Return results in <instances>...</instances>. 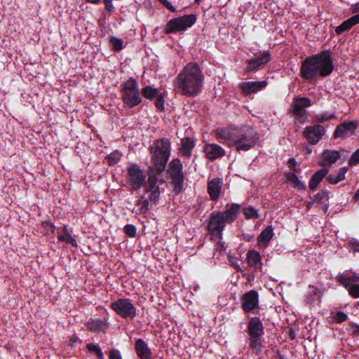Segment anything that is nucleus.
Instances as JSON below:
<instances>
[{"label":"nucleus","instance_id":"obj_1","mask_svg":"<svg viewBox=\"0 0 359 359\" xmlns=\"http://www.w3.org/2000/svg\"><path fill=\"white\" fill-rule=\"evenodd\" d=\"M204 79L200 67L194 62L188 63L174 79V90L182 95L194 97L201 91Z\"/></svg>","mask_w":359,"mask_h":359},{"label":"nucleus","instance_id":"obj_2","mask_svg":"<svg viewBox=\"0 0 359 359\" xmlns=\"http://www.w3.org/2000/svg\"><path fill=\"white\" fill-rule=\"evenodd\" d=\"M215 134L219 142L229 147H235L238 151L250 149L258 141L257 133L249 126L236 128H218Z\"/></svg>","mask_w":359,"mask_h":359},{"label":"nucleus","instance_id":"obj_3","mask_svg":"<svg viewBox=\"0 0 359 359\" xmlns=\"http://www.w3.org/2000/svg\"><path fill=\"white\" fill-rule=\"evenodd\" d=\"M334 69L330 53L322 51L319 54L306 58L300 69L301 76L307 80L330 75Z\"/></svg>","mask_w":359,"mask_h":359},{"label":"nucleus","instance_id":"obj_4","mask_svg":"<svg viewBox=\"0 0 359 359\" xmlns=\"http://www.w3.org/2000/svg\"><path fill=\"white\" fill-rule=\"evenodd\" d=\"M151 160L156 169L163 171L170 156V141L167 138L156 140L150 147Z\"/></svg>","mask_w":359,"mask_h":359},{"label":"nucleus","instance_id":"obj_5","mask_svg":"<svg viewBox=\"0 0 359 359\" xmlns=\"http://www.w3.org/2000/svg\"><path fill=\"white\" fill-rule=\"evenodd\" d=\"M121 93L123 103L128 107H134L142 102L138 83L133 77L123 83Z\"/></svg>","mask_w":359,"mask_h":359},{"label":"nucleus","instance_id":"obj_6","mask_svg":"<svg viewBox=\"0 0 359 359\" xmlns=\"http://www.w3.org/2000/svg\"><path fill=\"white\" fill-rule=\"evenodd\" d=\"M196 21V15L194 14L185 15L182 17L170 20L165 27V33H175L185 31L191 27Z\"/></svg>","mask_w":359,"mask_h":359},{"label":"nucleus","instance_id":"obj_7","mask_svg":"<svg viewBox=\"0 0 359 359\" xmlns=\"http://www.w3.org/2000/svg\"><path fill=\"white\" fill-rule=\"evenodd\" d=\"M146 177L145 172L138 165L131 164L128 168L126 183L130 189L137 190L145 184Z\"/></svg>","mask_w":359,"mask_h":359},{"label":"nucleus","instance_id":"obj_8","mask_svg":"<svg viewBox=\"0 0 359 359\" xmlns=\"http://www.w3.org/2000/svg\"><path fill=\"white\" fill-rule=\"evenodd\" d=\"M111 308L123 318H134L137 314L136 308L129 299H118L111 304Z\"/></svg>","mask_w":359,"mask_h":359},{"label":"nucleus","instance_id":"obj_9","mask_svg":"<svg viewBox=\"0 0 359 359\" xmlns=\"http://www.w3.org/2000/svg\"><path fill=\"white\" fill-rule=\"evenodd\" d=\"M224 215L222 212L215 211L210 215V221L208 226V232L215 240L222 238V231L225 226Z\"/></svg>","mask_w":359,"mask_h":359},{"label":"nucleus","instance_id":"obj_10","mask_svg":"<svg viewBox=\"0 0 359 359\" xmlns=\"http://www.w3.org/2000/svg\"><path fill=\"white\" fill-rule=\"evenodd\" d=\"M169 172L175 184V191L180 193L182 189L184 175L182 164L178 158L172 159L169 164Z\"/></svg>","mask_w":359,"mask_h":359},{"label":"nucleus","instance_id":"obj_11","mask_svg":"<svg viewBox=\"0 0 359 359\" xmlns=\"http://www.w3.org/2000/svg\"><path fill=\"white\" fill-rule=\"evenodd\" d=\"M337 280L348 290L353 298H359V276L357 275L347 276L339 274Z\"/></svg>","mask_w":359,"mask_h":359},{"label":"nucleus","instance_id":"obj_12","mask_svg":"<svg viewBox=\"0 0 359 359\" xmlns=\"http://www.w3.org/2000/svg\"><path fill=\"white\" fill-rule=\"evenodd\" d=\"M311 105V101L310 99L306 97H295L293 98L291 107L292 108V113L299 117V121L302 123L305 122L307 118L305 108L309 107Z\"/></svg>","mask_w":359,"mask_h":359},{"label":"nucleus","instance_id":"obj_13","mask_svg":"<svg viewBox=\"0 0 359 359\" xmlns=\"http://www.w3.org/2000/svg\"><path fill=\"white\" fill-rule=\"evenodd\" d=\"M325 132L322 125L306 126L303 132L304 137L312 144H317L323 137Z\"/></svg>","mask_w":359,"mask_h":359},{"label":"nucleus","instance_id":"obj_14","mask_svg":"<svg viewBox=\"0 0 359 359\" xmlns=\"http://www.w3.org/2000/svg\"><path fill=\"white\" fill-rule=\"evenodd\" d=\"M241 306L245 312L248 313L254 310L259 304L258 292L252 290L243 294L241 299Z\"/></svg>","mask_w":359,"mask_h":359},{"label":"nucleus","instance_id":"obj_15","mask_svg":"<svg viewBox=\"0 0 359 359\" xmlns=\"http://www.w3.org/2000/svg\"><path fill=\"white\" fill-rule=\"evenodd\" d=\"M358 124L355 121L345 122L339 124L335 129V138L345 139L355 134Z\"/></svg>","mask_w":359,"mask_h":359},{"label":"nucleus","instance_id":"obj_16","mask_svg":"<svg viewBox=\"0 0 359 359\" xmlns=\"http://www.w3.org/2000/svg\"><path fill=\"white\" fill-rule=\"evenodd\" d=\"M271 60V55L266 51L260 55L259 56H257L255 58L247 60V67L246 69L248 72H252L256 70L259 68H261L262 66L268 63Z\"/></svg>","mask_w":359,"mask_h":359},{"label":"nucleus","instance_id":"obj_17","mask_svg":"<svg viewBox=\"0 0 359 359\" xmlns=\"http://www.w3.org/2000/svg\"><path fill=\"white\" fill-rule=\"evenodd\" d=\"M267 86L266 81H245L240 83V87L243 90V92L245 95H250L252 93H257Z\"/></svg>","mask_w":359,"mask_h":359},{"label":"nucleus","instance_id":"obj_18","mask_svg":"<svg viewBox=\"0 0 359 359\" xmlns=\"http://www.w3.org/2000/svg\"><path fill=\"white\" fill-rule=\"evenodd\" d=\"M203 151L208 158L215 160L224 156L225 151L218 144L214 143L205 144Z\"/></svg>","mask_w":359,"mask_h":359},{"label":"nucleus","instance_id":"obj_19","mask_svg":"<svg viewBox=\"0 0 359 359\" xmlns=\"http://www.w3.org/2000/svg\"><path fill=\"white\" fill-rule=\"evenodd\" d=\"M247 331L249 336H262L264 334V326L259 318H250Z\"/></svg>","mask_w":359,"mask_h":359},{"label":"nucleus","instance_id":"obj_20","mask_svg":"<svg viewBox=\"0 0 359 359\" xmlns=\"http://www.w3.org/2000/svg\"><path fill=\"white\" fill-rule=\"evenodd\" d=\"M135 348L137 355L140 359H151L152 353L147 344L142 339H139L136 341Z\"/></svg>","mask_w":359,"mask_h":359},{"label":"nucleus","instance_id":"obj_21","mask_svg":"<svg viewBox=\"0 0 359 359\" xmlns=\"http://www.w3.org/2000/svg\"><path fill=\"white\" fill-rule=\"evenodd\" d=\"M222 180L215 178L208 182V192L212 200L216 201L219 198L221 192Z\"/></svg>","mask_w":359,"mask_h":359},{"label":"nucleus","instance_id":"obj_22","mask_svg":"<svg viewBox=\"0 0 359 359\" xmlns=\"http://www.w3.org/2000/svg\"><path fill=\"white\" fill-rule=\"evenodd\" d=\"M273 236V229L271 226H268L264 229L257 238V245L259 248H265Z\"/></svg>","mask_w":359,"mask_h":359},{"label":"nucleus","instance_id":"obj_23","mask_svg":"<svg viewBox=\"0 0 359 359\" xmlns=\"http://www.w3.org/2000/svg\"><path fill=\"white\" fill-rule=\"evenodd\" d=\"M240 210V205L238 204H231L226 205V210L222 215H224V219L226 223H231L233 222L238 214Z\"/></svg>","mask_w":359,"mask_h":359},{"label":"nucleus","instance_id":"obj_24","mask_svg":"<svg viewBox=\"0 0 359 359\" xmlns=\"http://www.w3.org/2000/svg\"><path fill=\"white\" fill-rule=\"evenodd\" d=\"M195 147L194 141L190 137H184L181 140L180 151L182 156L189 158L191 156V151Z\"/></svg>","mask_w":359,"mask_h":359},{"label":"nucleus","instance_id":"obj_25","mask_svg":"<svg viewBox=\"0 0 359 359\" xmlns=\"http://www.w3.org/2000/svg\"><path fill=\"white\" fill-rule=\"evenodd\" d=\"M339 154L335 150H325L321 154V163L323 165H331L339 158Z\"/></svg>","mask_w":359,"mask_h":359},{"label":"nucleus","instance_id":"obj_26","mask_svg":"<svg viewBox=\"0 0 359 359\" xmlns=\"http://www.w3.org/2000/svg\"><path fill=\"white\" fill-rule=\"evenodd\" d=\"M358 23H359V14L355 15L343 22L339 26L335 28V32L337 34H341L343 32L349 30L353 26Z\"/></svg>","mask_w":359,"mask_h":359},{"label":"nucleus","instance_id":"obj_27","mask_svg":"<svg viewBox=\"0 0 359 359\" xmlns=\"http://www.w3.org/2000/svg\"><path fill=\"white\" fill-rule=\"evenodd\" d=\"M328 171L329 170L327 168H322L318 170L316 172H315L309 181V189L313 191L316 189L320 182L328 173Z\"/></svg>","mask_w":359,"mask_h":359},{"label":"nucleus","instance_id":"obj_28","mask_svg":"<svg viewBox=\"0 0 359 359\" xmlns=\"http://www.w3.org/2000/svg\"><path fill=\"white\" fill-rule=\"evenodd\" d=\"M246 259L250 266L255 268L262 267V257L259 252H258L257 251L255 250H249L247 253Z\"/></svg>","mask_w":359,"mask_h":359},{"label":"nucleus","instance_id":"obj_29","mask_svg":"<svg viewBox=\"0 0 359 359\" xmlns=\"http://www.w3.org/2000/svg\"><path fill=\"white\" fill-rule=\"evenodd\" d=\"M347 172L346 167L341 168L337 172L330 174L327 177V181L332 184H337L345 179V175Z\"/></svg>","mask_w":359,"mask_h":359},{"label":"nucleus","instance_id":"obj_30","mask_svg":"<svg viewBox=\"0 0 359 359\" xmlns=\"http://www.w3.org/2000/svg\"><path fill=\"white\" fill-rule=\"evenodd\" d=\"M262 336H249V346L256 353H259L262 349Z\"/></svg>","mask_w":359,"mask_h":359},{"label":"nucleus","instance_id":"obj_31","mask_svg":"<svg viewBox=\"0 0 359 359\" xmlns=\"http://www.w3.org/2000/svg\"><path fill=\"white\" fill-rule=\"evenodd\" d=\"M328 192L326 191H322L315 196L314 201L320 203L323 205L322 208L325 212H326L328 209Z\"/></svg>","mask_w":359,"mask_h":359},{"label":"nucleus","instance_id":"obj_32","mask_svg":"<svg viewBox=\"0 0 359 359\" xmlns=\"http://www.w3.org/2000/svg\"><path fill=\"white\" fill-rule=\"evenodd\" d=\"M63 234L58 235V240L62 242H66L72 244L73 246L77 245V242L74 238L68 232L67 226H64L62 229Z\"/></svg>","mask_w":359,"mask_h":359},{"label":"nucleus","instance_id":"obj_33","mask_svg":"<svg viewBox=\"0 0 359 359\" xmlns=\"http://www.w3.org/2000/svg\"><path fill=\"white\" fill-rule=\"evenodd\" d=\"M157 88H154L150 86H147L142 89V95L149 100H154L159 94Z\"/></svg>","mask_w":359,"mask_h":359},{"label":"nucleus","instance_id":"obj_34","mask_svg":"<svg viewBox=\"0 0 359 359\" xmlns=\"http://www.w3.org/2000/svg\"><path fill=\"white\" fill-rule=\"evenodd\" d=\"M287 180L299 189H304L306 188L305 184L298 179V177L294 173H288L287 175Z\"/></svg>","mask_w":359,"mask_h":359},{"label":"nucleus","instance_id":"obj_35","mask_svg":"<svg viewBox=\"0 0 359 359\" xmlns=\"http://www.w3.org/2000/svg\"><path fill=\"white\" fill-rule=\"evenodd\" d=\"M87 348L90 352L96 354L98 359H104L102 351L97 344H89L87 345Z\"/></svg>","mask_w":359,"mask_h":359},{"label":"nucleus","instance_id":"obj_36","mask_svg":"<svg viewBox=\"0 0 359 359\" xmlns=\"http://www.w3.org/2000/svg\"><path fill=\"white\" fill-rule=\"evenodd\" d=\"M244 215L247 219H254L259 217L258 211L251 206L244 209Z\"/></svg>","mask_w":359,"mask_h":359},{"label":"nucleus","instance_id":"obj_37","mask_svg":"<svg viewBox=\"0 0 359 359\" xmlns=\"http://www.w3.org/2000/svg\"><path fill=\"white\" fill-rule=\"evenodd\" d=\"M110 43L115 50H121L123 48V40L114 36L110 38Z\"/></svg>","mask_w":359,"mask_h":359},{"label":"nucleus","instance_id":"obj_38","mask_svg":"<svg viewBox=\"0 0 359 359\" xmlns=\"http://www.w3.org/2000/svg\"><path fill=\"white\" fill-rule=\"evenodd\" d=\"M156 182L157 180L154 175H149L147 181V185L146 188V191L149 192L154 189H156Z\"/></svg>","mask_w":359,"mask_h":359},{"label":"nucleus","instance_id":"obj_39","mask_svg":"<svg viewBox=\"0 0 359 359\" xmlns=\"http://www.w3.org/2000/svg\"><path fill=\"white\" fill-rule=\"evenodd\" d=\"M334 118H335V115L334 114H318L315 116L316 121L318 122H321V123L329 121Z\"/></svg>","mask_w":359,"mask_h":359},{"label":"nucleus","instance_id":"obj_40","mask_svg":"<svg viewBox=\"0 0 359 359\" xmlns=\"http://www.w3.org/2000/svg\"><path fill=\"white\" fill-rule=\"evenodd\" d=\"M156 107L161 111L164 110V96L162 93H159L158 95L154 99Z\"/></svg>","mask_w":359,"mask_h":359},{"label":"nucleus","instance_id":"obj_41","mask_svg":"<svg viewBox=\"0 0 359 359\" xmlns=\"http://www.w3.org/2000/svg\"><path fill=\"white\" fill-rule=\"evenodd\" d=\"M138 205L140 207L141 212L145 213L149 209V201L142 196L138 201Z\"/></svg>","mask_w":359,"mask_h":359},{"label":"nucleus","instance_id":"obj_42","mask_svg":"<svg viewBox=\"0 0 359 359\" xmlns=\"http://www.w3.org/2000/svg\"><path fill=\"white\" fill-rule=\"evenodd\" d=\"M124 231L128 236L130 237H135L136 236V228L134 225L126 224L124 226Z\"/></svg>","mask_w":359,"mask_h":359},{"label":"nucleus","instance_id":"obj_43","mask_svg":"<svg viewBox=\"0 0 359 359\" xmlns=\"http://www.w3.org/2000/svg\"><path fill=\"white\" fill-rule=\"evenodd\" d=\"M228 261H229V264L232 266H233L236 269H237L238 271H241L240 266L238 265V259L236 257H234L232 255H231L230 253H229L228 254Z\"/></svg>","mask_w":359,"mask_h":359},{"label":"nucleus","instance_id":"obj_44","mask_svg":"<svg viewBox=\"0 0 359 359\" xmlns=\"http://www.w3.org/2000/svg\"><path fill=\"white\" fill-rule=\"evenodd\" d=\"M347 315L344 312L339 311L334 315V319L337 323H342L347 319Z\"/></svg>","mask_w":359,"mask_h":359},{"label":"nucleus","instance_id":"obj_45","mask_svg":"<svg viewBox=\"0 0 359 359\" xmlns=\"http://www.w3.org/2000/svg\"><path fill=\"white\" fill-rule=\"evenodd\" d=\"M109 359H122L121 353L117 349H111L109 354Z\"/></svg>","mask_w":359,"mask_h":359},{"label":"nucleus","instance_id":"obj_46","mask_svg":"<svg viewBox=\"0 0 359 359\" xmlns=\"http://www.w3.org/2000/svg\"><path fill=\"white\" fill-rule=\"evenodd\" d=\"M288 164H289V167L290 168L294 171V172H301V169L299 168H297L296 165H297V162L296 161L294 160V158H290L289 160H288Z\"/></svg>","mask_w":359,"mask_h":359},{"label":"nucleus","instance_id":"obj_47","mask_svg":"<svg viewBox=\"0 0 359 359\" xmlns=\"http://www.w3.org/2000/svg\"><path fill=\"white\" fill-rule=\"evenodd\" d=\"M100 323L97 321H90L88 323V328L92 331H97L100 329Z\"/></svg>","mask_w":359,"mask_h":359},{"label":"nucleus","instance_id":"obj_48","mask_svg":"<svg viewBox=\"0 0 359 359\" xmlns=\"http://www.w3.org/2000/svg\"><path fill=\"white\" fill-rule=\"evenodd\" d=\"M359 163V149L352 155L350 158L351 164H357Z\"/></svg>","mask_w":359,"mask_h":359},{"label":"nucleus","instance_id":"obj_49","mask_svg":"<svg viewBox=\"0 0 359 359\" xmlns=\"http://www.w3.org/2000/svg\"><path fill=\"white\" fill-rule=\"evenodd\" d=\"M161 4H163L168 10L172 12H175L176 11L175 8L168 1V0H158Z\"/></svg>","mask_w":359,"mask_h":359},{"label":"nucleus","instance_id":"obj_50","mask_svg":"<svg viewBox=\"0 0 359 359\" xmlns=\"http://www.w3.org/2000/svg\"><path fill=\"white\" fill-rule=\"evenodd\" d=\"M161 4H163L168 10L172 12H175L176 11L175 8L168 1V0H158Z\"/></svg>","mask_w":359,"mask_h":359},{"label":"nucleus","instance_id":"obj_51","mask_svg":"<svg viewBox=\"0 0 359 359\" xmlns=\"http://www.w3.org/2000/svg\"><path fill=\"white\" fill-rule=\"evenodd\" d=\"M151 195H150V199L151 200H156L159 197L160 191L158 188L154 189L152 191H150Z\"/></svg>","mask_w":359,"mask_h":359},{"label":"nucleus","instance_id":"obj_52","mask_svg":"<svg viewBox=\"0 0 359 359\" xmlns=\"http://www.w3.org/2000/svg\"><path fill=\"white\" fill-rule=\"evenodd\" d=\"M104 3L105 4V8L109 12H112L114 11V8L112 4V0H104Z\"/></svg>","mask_w":359,"mask_h":359},{"label":"nucleus","instance_id":"obj_53","mask_svg":"<svg viewBox=\"0 0 359 359\" xmlns=\"http://www.w3.org/2000/svg\"><path fill=\"white\" fill-rule=\"evenodd\" d=\"M43 226L47 231V232H53L55 228L52 223L48 222H43Z\"/></svg>","mask_w":359,"mask_h":359},{"label":"nucleus","instance_id":"obj_54","mask_svg":"<svg viewBox=\"0 0 359 359\" xmlns=\"http://www.w3.org/2000/svg\"><path fill=\"white\" fill-rule=\"evenodd\" d=\"M108 159H109L110 163L114 164V163H117L119 161V156H118V154H111L108 156Z\"/></svg>","mask_w":359,"mask_h":359},{"label":"nucleus","instance_id":"obj_55","mask_svg":"<svg viewBox=\"0 0 359 359\" xmlns=\"http://www.w3.org/2000/svg\"><path fill=\"white\" fill-rule=\"evenodd\" d=\"M351 249L355 252H359V241H352L349 243Z\"/></svg>","mask_w":359,"mask_h":359},{"label":"nucleus","instance_id":"obj_56","mask_svg":"<svg viewBox=\"0 0 359 359\" xmlns=\"http://www.w3.org/2000/svg\"><path fill=\"white\" fill-rule=\"evenodd\" d=\"M225 249H226V248H225L224 243L221 241H218L216 245V250L219 252H222L224 251Z\"/></svg>","mask_w":359,"mask_h":359},{"label":"nucleus","instance_id":"obj_57","mask_svg":"<svg viewBox=\"0 0 359 359\" xmlns=\"http://www.w3.org/2000/svg\"><path fill=\"white\" fill-rule=\"evenodd\" d=\"M351 330L353 334H359V325L357 324H352Z\"/></svg>","mask_w":359,"mask_h":359},{"label":"nucleus","instance_id":"obj_58","mask_svg":"<svg viewBox=\"0 0 359 359\" xmlns=\"http://www.w3.org/2000/svg\"><path fill=\"white\" fill-rule=\"evenodd\" d=\"M86 1L87 2L91 3V4H100L102 0H86Z\"/></svg>","mask_w":359,"mask_h":359},{"label":"nucleus","instance_id":"obj_59","mask_svg":"<svg viewBox=\"0 0 359 359\" xmlns=\"http://www.w3.org/2000/svg\"><path fill=\"white\" fill-rule=\"evenodd\" d=\"M355 198L356 201L359 200V189L357 190V191L355 194Z\"/></svg>","mask_w":359,"mask_h":359},{"label":"nucleus","instance_id":"obj_60","mask_svg":"<svg viewBox=\"0 0 359 359\" xmlns=\"http://www.w3.org/2000/svg\"><path fill=\"white\" fill-rule=\"evenodd\" d=\"M353 11H354V12H358V11H359V6H357L356 8H355L353 9Z\"/></svg>","mask_w":359,"mask_h":359},{"label":"nucleus","instance_id":"obj_61","mask_svg":"<svg viewBox=\"0 0 359 359\" xmlns=\"http://www.w3.org/2000/svg\"><path fill=\"white\" fill-rule=\"evenodd\" d=\"M202 0H195V2L197 4H199L201 2Z\"/></svg>","mask_w":359,"mask_h":359},{"label":"nucleus","instance_id":"obj_62","mask_svg":"<svg viewBox=\"0 0 359 359\" xmlns=\"http://www.w3.org/2000/svg\"><path fill=\"white\" fill-rule=\"evenodd\" d=\"M71 341H73L74 342H76L75 339H71Z\"/></svg>","mask_w":359,"mask_h":359},{"label":"nucleus","instance_id":"obj_63","mask_svg":"<svg viewBox=\"0 0 359 359\" xmlns=\"http://www.w3.org/2000/svg\"><path fill=\"white\" fill-rule=\"evenodd\" d=\"M71 341H73L74 342H76L75 339H71Z\"/></svg>","mask_w":359,"mask_h":359},{"label":"nucleus","instance_id":"obj_64","mask_svg":"<svg viewBox=\"0 0 359 359\" xmlns=\"http://www.w3.org/2000/svg\"><path fill=\"white\" fill-rule=\"evenodd\" d=\"M71 341H73L74 342H76L75 339H71Z\"/></svg>","mask_w":359,"mask_h":359}]
</instances>
